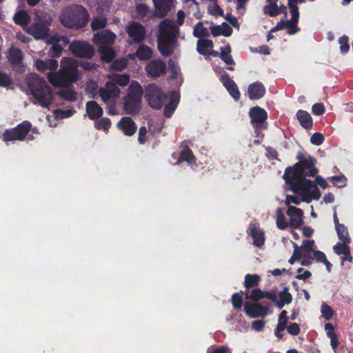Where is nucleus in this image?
<instances>
[{
  "instance_id": "nucleus-1",
  "label": "nucleus",
  "mask_w": 353,
  "mask_h": 353,
  "mask_svg": "<svg viewBox=\"0 0 353 353\" xmlns=\"http://www.w3.org/2000/svg\"><path fill=\"white\" fill-rule=\"evenodd\" d=\"M318 172L319 170L314 166L310 157L285 170L284 179L289 185L290 190L297 195L286 196L285 203L288 207L291 205V203H309L312 200H318L321 197L319 189L313 185L312 181L306 179V175H316Z\"/></svg>"
},
{
  "instance_id": "nucleus-2",
  "label": "nucleus",
  "mask_w": 353,
  "mask_h": 353,
  "mask_svg": "<svg viewBox=\"0 0 353 353\" xmlns=\"http://www.w3.org/2000/svg\"><path fill=\"white\" fill-rule=\"evenodd\" d=\"M314 240L303 241L301 246L294 243V250L289 263L293 264L295 261H299L302 265L307 266L311 265L315 259L318 262L323 263L327 270L330 271L332 264L328 261L323 252L314 250Z\"/></svg>"
},
{
  "instance_id": "nucleus-3",
  "label": "nucleus",
  "mask_w": 353,
  "mask_h": 353,
  "mask_svg": "<svg viewBox=\"0 0 353 353\" xmlns=\"http://www.w3.org/2000/svg\"><path fill=\"white\" fill-rule=\"evenodd\" d=\"M179 35L180 29L173 21L165 19L159 23L157 42L159 50L162 55L171 54L177 46Z\"/></svg>"
},
{
  "instance_id": "nucleus-4",
  "label": "nucleus",
  "mask_w": 353,
  "mask_h": 353,
  "mask_svg": "<svg viewBox=\"0 0 353 353\" xmlns=\"http://www.w3.org/2000/svg\"><path fill=\"white\" fill-rule=\"evenodd\" d=\"M47 77L54 86H65L76 81L80 78L76 61L72 58H63L61 61V69L58 72H48Z\"/></svg>"
},
{
  "instance_id": "nucleus-5",
  "label": "nucleus",
  "mask_w": 353,
  "mask_h": 353,
  "mask_svg": "<svg viewBox=\"0 0 353 353\" xmlns=\"http://www.w3.org/2000/svg\"><path fill=\"white\" fill-rule=\"evenodd\" d=\"M28 85L34 99V103L48 108L52 103L53 94L43 78L31 73L26 78Z\"/></svg>"
},
{
  "instance_id": "nucleus-6",
  "label": "nucleus",
  "mask_w": 353,
  "mask_h": 353,
  "mask_svg": "<svg viewBox=\"0 0 353 353\" xmlns=\"http://www.w3.org/2000/svg\"><path fill=\"white\" fill-rule=\"evenodd\" d=\"M87 10L80 5H72L62 9L59 16L61 23L65 28L79 30L88 21Z\"/></svg>"
},
{
  "instance_id": "nucleus-7",
  "label": "nucleus",
  "mask_w": 353,
  "mask_h": 353,
  "mask_svg": "<svg viewBox=\"0 0 353 353\" xmlns=\"http://www.w3.org/2000/svg\"><path fill=\"white\" fill-rule=\"evenodd\" d=\"M143 90L139 82L132 81L123 97V109L126 113L134 115L138 114L142 105Z\"/></svg>"
},
{
  "instance_id": "nucleus-8",
  "label": "nucleus",
  "mask_w": 353,
  "mask_h": 353,
  "mask_svg": "<svg viewBox=\"0 0 353 353\" xmlns=\"http://www.w3.org/2000/svg\"><path fill=\"white\" fill-rule=\"evenodd\" d=\"M121 90L112 81H107L104 87L99 90V94L101 101L107 107L113 106L121 94Z\"/></svg>"
},
{
  "instance_id": "nucleus-9",
  "label": "nucleus",
  "mask_w": 353,
  "mask_h": 353,
  "mask_svg": "<svg viewBox=\"0 0 353 353\" xmlns=\"http://www.w3.org/2000/svg\"><path fill=\"white\" fill-rule=\"evenodd\" d=\"M31 124L30 122L23 121L16 128L6 130L2 135V139L6 143L8 141H22L29 132Z\"/></svg>"
},
{
  "instance_id": "nucleus-10",
  "label": "nucleus",
  "mask_w": 353,
  "mask_h": 353,
  "mask_svg": "<svg viewBox=\"0 0 353 353\" xmlns=\"http://www.w3.org/2000/svg\"><path fill=\"white\" fill-rule=\"evenodd\" d=\"M51 19L48 20L46 23L36 22L30 26L26 28L28 34L32 36L36 40H46L52 34H50V29L47 25L50 24Z\"/></svg>"
},
{
  "instance_id": "nucleus-11",
  "label": "nucleus",
  "mask_w": 353,
  "mask_h": 353,
  "mask_svg": "<svg viewBox=\"0 0 353 353\" xmlns=\"http://www.w3.org/2000/svg\"><path fill=\"white\" fill-rule=\"evenodd\" d=\"M125 31L130 37L128 43L142 42L146 37V30L139 22H132L125 27Z\"/></svg>"
},
{
  "instance_id": "nucleus-12",
  "label": "nucleus",
  "mask_w": 353,
  "mask_h": 353,
  "mask_svg": "<svg viewBox=\"0 0 353 353\" xmlns=\"http://www.w3.org/2000/svg\"><path fill=\"white\" fill-rule=\"evenodd\" d=\"M145 97L151 108L159 109L162 107L165 96L158 86L149 85L146 88Z\"/></svg>"
},
{
  "instance_id": "nucleus-13",
  "label": "nucleus",
  "mask_w": 353,
  "mask_h": 353,
  "mask_svg": "<svg viewBox=\"0 0 353 353\" xmlns=\"http://www.w3.org/2000/svg\"><path fill=\"white\" fill-rule=\"evenodd\" d=\"M71 52L76 57L90 59L94 53L93 47L87 42L74 41L69 46Z\"/></svg>"
},
{
  "instance_id": "nucleus-14",
  "label": "nucleus",
  "mask_w": 353,
  "mask_h": 353,
  "mask_svg": "<svg viewBox=\"0 0 353 353\" xmlns=\"http://www.w3.org/2000/svg\"><path fill=\"white\" fill-rule=\"evenodd\" d=\"M244 310L250 318L265 317L272 313L269 307H263L257 303L247 302L244 305Z\"/></svg>"
},
{
  "instance_id": "nucleus-15",
  "label": "nucleus",
  "mask_w": 353,
  "mask_h": 353,
  "mask_svg": "<svg viewBox=\"0 0 353 353\" xmlns=\"http://www.w3.org/2000/svg\"><path fill=\"white\" fill-rule=\"evenodd\" d=\"M46 42L52 45L51 50L52 56L58 57L61 53L63 48L69 43V40L66 37L54 34L49 37Z\"/></svg>"
},
{
  "instance_id": "nucleus-16",
  "label": "nucleus",
  "mask_w": 353,
  "mask_h": 353,
  "mask_svg": "<svg viewBox=\"0 0 353 353\" xmlns=\"http://www.w3.org/2000/svg\"><path fill=\"white\" fill-rule=\"evenodd\" d=\"M286 214L289 217L290 227L298 228L303 223V212L301 209L289 205Z\"/></svg>"
},
{
  "instance_id": "nucleus-17",
  "label": "nucleus",
  "mask_w": 353,
  "mask_h": 353,
  "mask_svg": "<svg viewBox=\"0 0 353 353\" xmlns=\"http://www.w3.org/2000/svg\"><path fill=\"white\" fill-rule=\"evenodd\" d=\"M155 10L154 15L157 17H163L174 7V0H152Z\"/></svg>"
},
{
  "instance_id": "nucleus-18",
  "label": "nucleus",
  "mask_w": 353,
  "mask_h": 353,
  "mask_svg": "<svg viewBox=\"0 0 353 353\" xmlns=\"http://www.w3.org/2000/svg\"><path fill=\"white\" fill-rule=\"evenodd\" d=\"M116 38L117 35L114 32L105 30L94 34L93 42L97 46L101 45L110 46L114 43Z\"/></svg>"
},
{
  "instance_id": "nucleus-19",
  "label": "nucleus",
  "mask_w": 353,
  "mask_h": 353,
  "mask_svg": "<svg viewBox=\"0 0 353 353\" xmlns=\"http://www.w3.org/2000/svg\"><path fill=\"white\" fill-rule=\"evenodd\" d=\"M165 63L160 59H154L150 61L145 66V71L148 76L158 77L164 73Z\"/></svg>"
},
{
  "instance_id": "nucleus-20",
  "label": "nucleus",
  "mask_w": 353,
  "mask_h": 353,
  "mask_svg": "<svg viewBox=\"0 0 353 353\" xmlns=\"http://www.w3.org/2000/svg\"><path fill=\"white\" fill-rule=\"evenodd\" d=\"M118 128L125 135L132 136L136 131L134 121L128 117H123L117 123Z\"/></svg>"
},
{
  "instance_id": "nucleus-21",
  "label": "nucleus",
  "mask_w": 353,
  "mask_h": 353,
  "mask_svg": "<svg viewBox=\"0 0 353 353\" xmlns=\"http://www.w3.org/2000/svg\"><path fill=\"white\" fill-rule=\"evenodd\" d=\"M221 81L230 96L234 100H238L240 98V92L234 81L228 74L221 77Z\"/></svg>"
},
{
  "instance_id": "nucleus-22",
  "label": "nucleus",
  "mask_w": 353,
  "mask_h": 353,
  "mask_svg": "<svg viewBox=\"0 0 353 353\" xmlns=\"http://www.w3.org/2000/svg\"><path fill=\"white\" fill-rule=\"evenodd\" d=\"M197 51L201 54H212L217 56L219 53L213 50V42L209 39H199Z\"/></svg>"
},
{
  "instance_id": "nucleus-23",
  "label": "nucleus",
  "mask_w": 353,
  "mask_h": 353,
  "mask_svg": "<svg viewBox=\"0 0 353 353\" xmlns=\"http://www.w3.org/2000/svg\"><path fill=\"white\" fill-rule=\"evenodd\" d=\"M34 65L36 68L42 72L47 70H55L59 66L58 61L53 59H48L47 60L37 59Z\"/></svg>"
},
{
  "instance_id": "nucleus-24",
  "label": "nucleus",
  "mask_w": 353,
  "mask_h": 353,
  "mask_svg": "<svg viewBox=\"0 0 353 353\" xmlns=\"http://www.w3.org/2000/svg\"><path fill=\"white\" fill-rule=\"evenodd\" d=\"M246 299H250L254 301H257L261 299L266 298L274 301H276V294L272 292H263L259 289H254L250 294H245Z\"/></svg>"
},
{
  "instance_id": "nucleus-25",
  "label": "nucleus",
  "mask_w": 353,
  "mask_h": 353,
  "mask_svg": "<svg viewBox=\"0 0 353 353\" xmlns=\"http://www.w3.org/2000/svg\"><path fill=\"white\" fill-rule=\"evenodd\" d=\"M86 112L92 120L100 118L103 113L102 108L95 101H91L86 103Z\"/></svg>"
},
{
  "instance_id": "nucleus-26",
  "label": "nucleus",
  "mask_w": 353,
  "mask_h": 353,
  "mask_svg": "<svg viewBox=\"0 0 353 353\" xmlns=\"http://www.w3.org/2000/svg\"><path fill=\"white\" fill-rule=\"evenodd\" d=\"M265 90L261 83H254L249 85L248 89V96L250 99H259L265 94Z\"/></svg>"
},
{
  "instance_id": "nucleus-27",
  "label": "nucleus",
  "mask_w": 353,
  "mask_h": 353,
  "mask_svg": "<svg viewBox=\"0 0 353 353\" xmlns=\"http://www.w3.org/2000/svg\"><path fill=\"white\" fill-rule=\"evenodd\" d=\"M249 114L252 121L256 123H263L268 117L267 112L259 106L251 108Z\"/></svg>"
},
{
  "instance_id": "nucleus-28",
  "label": "nucleus",
  "mask_w": 353,
  "mask_h": 353,
  "mask_svg": "<svg viewBox=\"0 0 353 353\" xmlns=\"http://www.w3.org/2000/svg\"><path fill=\"white\" fill-rule=\"evenodd\" d=\"M250 234L253 239V244L256 247H261L265 242L264 232L257 227L254 225L250 228Z\"/></svg>"
},
{
  "instance_id": "nucleus-29",
  "label": "nucleus",
  "mask_w": 353,
  "mask_h": 353,
  "mask_svg": "<svg viewBox=\"0 0 353 353\" xmlns=\"http://www.w3.org/2000/svg\"><path fill=\"white\" fill-rule=\"evenodd\" d=\"M327 336L330 339V345L333 350H335L339 345V340L336 332L334 330V326L332 323H325L324 325Z\"/></svg>"
},
{
  "instance_id": "nucleus-30",
  "label": "nucleus",
  "mask_w": 353,
  "mask_h": 353,
  "mask_svg": "<svg viewBox=\"0 0 353 353\" xmlns=\"http://www.w3.org/2000/svg\"><path fill=\"white\" fill-rule=\"evenodd\" d=\"M232 32V29L226 23H223L221 25L213 26L211 28V33L214 37L223 35L224 37H229Z\"/></svg>"
},
{
  "instance_id": "nucleus-31",
  "label": "nucleus",
  "mask_w": 353,
  "mask_h": 353,
  "mask_svg": "<svg viewBox=\"0 0 353 353\" xmlns=\"http://www.w3.org/2000/svg\"><path fill=\"white\" fill-rule=\"evenodd\" d=\"M179 101V95L177 92H174L170 94V103L165 107V114L170 117L175 110Z\"/></svg>"
},
{
  "instance_id": "nucleus-32",
  "label": "nucleus",
  "mask_w": 353,
  "mask_h": 353,
  "mask_svg": "<svg viewBox=\"0 0 353 353\" xmlns=\"http://www.w3.org/2000/svg\"><path fill=\"white\" fill-rule=\"evenodd\" d=\"M108 81H112L115 85L121 87L126 86L130 83V76L126 74H114L108 76Z\"/></svg>"
},
{
  "instance_id": "nucleus-33",
  "label": "nucleus",
  "mask_w": 353,
  "mask_h": 353,
  "mask_svg": "<svg viewBox=\"0 0 353 353\" xmlns=\"http://www.w3.org/2000/svg\"><path fill=\"white\" fill-rule=\"evenodd\" d=\"M98 51L101 54V59L110 62L115 57V52L110 46L101 45L98 46Z\"/></svg>"
},
{
  "instance_id": "nucleus-34",
  "label": "nucleus",
  "mask_w": 353,
  "mask_h": 353,
  "mask_svg": "<svg viewBox=\"0 0 353 353\" xmlns=\"http://www.w3.org/2000/svg\"><path fill=\"white\" fill-rule=\"evenodd\" d=\"M13 20L16 24L26 27L30 21V17L27 12L19 10L14 14Z\"/></svg>"
},
{
  "instance_id": "nucleus-35",
  "label": "nucleus",
  "mask_w": 353,
  "mask_h": 353,
  "mask_svg": "<svg viewBox=\"0 0 353 353\" xmlns=\"http://www.w3.org/2000/svg\"><path fill=\"white\" fill-rule=\"evenodd\" d=\"M137 58L141 61H146L152 57V49L145 44H141L136 50Z\"/></svg>"
},
{
  "instance_id": "nucleus-36",
  "label": "nucleus",
  "mask_w": 353,
  "mask_h": 353,
  "mask_svg": "<svg viewBox=\"0 0 353 353\" xmlns=\"http://www.w3.org/2000/svg\"><path fill=\"white\" fill-rule=\"evenodd\" d=\"M276 225L280 230H285L290 227V221L287 220L281 208H277L276 211Z\"/></svg>"
},
{
  "instance_id": "nucleus-37",
  "label": "nucleus",
  "mask_w": 353,
  "mask_h": 353,
  "mask_svg": "<svg viewBox=\"0 0 353 353\" xmlns=\"http://www.w3.org/2000/svg\"><path fill=\"white\" fill-rule=\"evenodd\" d=\"M296 116L303 128H310L312 127V119L308 112L303 110H299Z\"/></svg>"
},
{
  "instance_id": "nucleus-38",
  "label": "nucleus",
  "mask_w": 353,
  "mask_h": 353,
  "mask_svg": "<svg viewBox=\"0 0 353 353\" xmlns=\"http://www.w3.org/2000/svg\"><path fill=\"white\" fill-rule=\"evenodd\" d=\"M277 1L278 0H266L267 5L264 7V12L271 17L279 14V10Z\"/></svg>"
},
{
  "instance_id": "nucleus-39",
  "label": "nucleus",
  "mask_w": 353,
  "mask_h": 353,
  "mask_svg": "<svg viewBox=\"0 0 353 353\" xmlns=\"http://www.w3.org/2000/svg\"><path fill=\"white\" fill-rule=\"evenodd\" d=\"M230 53L231 48L229 44L221 47L220 57L226 64H232L234 63L233 59L230 55Z\"/></svg>"
},
{
  "instance_id": "nucleus-40",
  "label": "nucleus",
  "mask_w": 353,
  "mask_h": 353,
  "mask_svg": "<svg viewBox=\"0 0 353 353\" xmlns=\"http://www.w3.org/2000/svg\"><path fill=\"white\" fill-rule=\"evenodd\" d=\"M299 13L297 12V17L294 18L293 15H291V19L286 22L285 28L288 34H294L299 31V29L296 26V24L299 21Z\"/></svg>"
},
{
  "instance_id": "nucleus-41",
  "label": "nucleus",
  "mask_w": 353,
  "mask_h": 353,
  "mask_svg": "<svg viewBox=\"0 0 353 353\" xmlns=\"http://www.w3.org/2000/svg\"><path fill=\"white\" fill-rule=\"evenodd\" d=\"M321 317L325 321H330L334 316L335 312L325 302H323L321 305Z\"/></svg>"
},
{
  "instance_id": "nucleus-42",
  "label": "nucleus",
  "mask_w": 353,
  "mask_h": 353,
  "mask_svg": "<svg viewBox=\"0 0 353 353\" xmlns=\"http://www.w3.org/2000/svg\"><path fill=\"white\" fill-rule=\"evenodd\" d=\"M23 54L21 50L12 48L9 51L8 59L13 64H18L22 60Z\"/></svg>"
},
{
  "instance_id": "nucleus-43",
  "label": "nucleus",
  "mask_w": 353,
  "mask_h": 353,
  "mask_svg": "<svg viewBox=\"0 0 353 353\" xmlns=\"http://www.w3.org/2000/svg\"><path fill=\"white\" fill-rule=\"evenodd\" d=\"M336 231L339 239L343 242L350 243V237L347 228L343 225H337Z\"/></svg>"
},
{
  "instance_id": "nucleus-44",
  "label": "nucleus",
  "mask_w": 353,
  "mask_h": 353,
  "mask_svg": "<svg viewBox=\"0 0 353 353\" xmlns=\"http://www.w3.org/2000/svg\"><path fill=\"white\" fill-rule=\"evenodd\" d=\"M349 243L346 242H338L334 247L333 250L334 252L338 254H343V255H349L350 254V247L348 246Z\"/></svg>"
},
{
  "instance_id": "nucleus-45",
  "label": "nucleus",
  "mask_w": 353,
  "mask_h": 353,
  "mask_svg": "<svg viewBox=\"0 0 353 353\" xmlns=\"http://www.w3.org/2000/svg\"><path fill=\"white\" fill-rule=\"evenodd\" d=\"M107 25V19L105 17H94L91 22V28L93 30H98L105 28Z\"/></svg>"
},
{
  "instance_id": "nucleus-46",
  "label": "nucleus",
  "mask_w": 353,
  "mask_h": 353,
  "mask_svg": "<svg viewBox=\"0 0 353 353\" xmlns=\"http://www.w3.org/2000/svg\"><path fill=\"white\" fill-rule=\"evenodd\" d=\"M58 94L61 97L66 100L72 101H74L77 98V93L70 88H65L61 89Z\"/></svg>"
},
{
  "instance_id": "nucleus-47",
  "label": "nucleus",
  "mask_w": 353,
  "mask_h": 353,
  "mask_svg": "<svg viewBox=\"0 0 353 353\" xmlns=\"http://www.w3.org/2000/svg\"><path fill=\"white\" fill-rule=\"evenodd\" d=\"M279 301L276 302V305L281 308L285 304H289L292 301L291 294L287 290H283L279 294Z\"/></svg>"
},
{
  "instance_id": "nucleus-48",
  "label": "nucleus",
  "mask_w": 353,
  "mask_h": 353,
  "mask_svg": "<svg viewBox=\"0 0 353 353\" xmlns=\"http://www.w3.org/2000/svg\"><path fill=\"white\" fill-rule=\"evenodd\" d=\"M185 161L190 165L194 163V157L189 148H185L181 150L179 161Z\"/></svg>"
},
{
  "instance_id": "nucleus-49",
  "label": "nucleus",
  "mask_w": 353,
  "mask_h": 353,
  "mask_svg": "<svg viewBox=\"0 0 353 353\" xmlns=\"http://www.w3.org/2000/svg\"><path fill=\"white\" fill-rule=\"evenodd\" d=\"M193 35L195 37H201L209 35L208 30L206 28H205L201 22L197 23L193 30Z\"/></svg>"
},
{
  "instance_id": "nucleus-50",
  "label": "nucleus",
  "mask_w": 353,
  "mask_h": 353,
  "mask_svg": "<svg viewBox=\"0 0 353 353\" xmlns=\"http://www.w3.org/2000/svg\"><path fill=\"white\" fill-rule=\"evenodd\" d=\"M152 133L145 127H141L139 130V142L144 144L150 141Z\"/></svg>"
},
{
  "instance_id": "nucleus-51",
  "label": "nucleus",
  "mask_w": 353,
  "mask_h": 353,
  "mask_svg": "<svg viewBox=\"0 0 353 353\" xmlns=\"http://www.w3.org/2000/svg\"><path fill=\"white\" fill-rule=\"evenodd\" d=\"M334 186L336 188H343L346 186V177L343 174L339 176H332L329 178Z\"/></svg>"
},
{
  "instance_id": "nucleus-52",
  "label": "nucleus",
  "mask_w": 353,
  "mask_h": 353,
  "mask_svg": "<svg viewBox=\"0 0 353 353\" xmlns=\"http://www.w3.org/2000/svg\"><path fill=\"white\" fill-rule=\"evenodd\" d=\"M260 277L258 274H247L245 276V286L250 288L257 285L259 282Z\"/></svg>"
},
{
  "instance_id": "nucleus-53",
  "label": "nucleus",
  "mask_w": 353,
  "mask_h": 353,
  "mask_svg": "<svg viewBox=\"0 0 353 353\" xmlns=\"http://www.w3.org/2000/svg\"><path fill=\"white\" fill-rule=\"evenodd\" d=\"M208 12L210 14L214 17L223 15V10L216 2H212L211 4L208 6Z\"/></svg>"
},
{
  "instance_id": "nucleus-54",
  "label": "nucleus",
  "mask_w": 353,
  "mask_h": 353,
  "mask_svg": "<svg viewBox=\"0 0 353 353\" xmlns=\"http://www.w3.org/2000/svg\"><path fill=\"white\" fill-rule=\"evenodd\" d=\"M150 12L149 7L143 3L137 4L136 14L139 18H143L146 17Z\"/></svg>"
},
{
  "instance_id": "nucleus-55",
  "label": "nucleus",
  "mask_w": 353,
  "mask_h": 353,
  "mask_svg": "<svg viewBox=\"0 0 353 353\" xmlns=\"http://www.w3.org/2000/svg\"><path fill=\"white\" fill-rule=\"evenodd\" d=\"M111 126L110 120L108 118H102L95 123V127L98 130L107 131Z\"/></svg>"
},
{
  "instance_id": "nucleus-56",
  "label": "nucleus",
  "mask_w": 353,
  "mask_h": 353,
  "mask_svg": "<svg viewBox=\"0 0 353 353\" xmlns=\"http://www.w3.org/2000/svg\"><path fill=\"white\" fill-rule=\"evenodd\" d=\"M128 64V61L125 58H121L115 60L111 65V68L115 70H122Z\"/></svg>"
},
{
  "instance_id": "nucleus-57",
  "label": "nucleus",
  "mask_w": 353,
  "mask_h": 353,
  "mask_svg": "<svg viewBox=\"0 0 353 353\" xmlns=\"http://www.w3.org/2000/svg\"><path fill=\"white\" fill-rule=\"evenodd\" d=\"M288 6L290 9L291 15L295 18L297 17V12H299L297 3H303L305 0H288Z\"/></svg>"
},
{
  "instance_id": "nucleus-58",
  "label": "nucleus",
  "mask_w": 353,
  "mask_h": 353,
  "mask_svg": "<svg viewBox=\"0 0 353 353\" xmlns=\"http://www.w3.org/2000/svg\"><path fill=\"white\" fill-rule=\"evenodd\" d=\"M307 176H310V175L307 174ZM314 176L316 177H315V180H314L315 184L313 183L314 185H315L316 188H317L316 185H319L323 189H327L328 188V186H329L328 183L325 178H323L321 175H318V173Z\"/></svg>"
},
{
  "instance_id": "nucleus-59",
  "label": "nucleus",
  "mask_w": 353,
  "mask_h": 353,
  "mask_svg": "<svg viewBox=\"0 0 353 353\" xmlns=\"http://www.w3.org/2000/svg\"><path fill=\"white\" fill-rule=\"evenodd\" d=\"M288 316L287 312L283 310L279 317L277 326L279 329H285L287 327Z\"/></svg>"
},
{
  "instance_id": "nucleus-60",
  "label": "nucleus",
  "mask_w": 353,
  "mask_h": 353,
  "mask_svg": "<svg viewBox=\"0 0 353 353\" xmlns=\"http://www.w3.org/2000/svg\"><path fill=\"white\" fill-rule=\"evenodd\" d=\"M339 43L340 45V50L342 53H345L348 51L350 46L348 44V38L346 36H343L339 38Z\"/></svg>"
},
{
  "instance_id": "nucleus-61",
  "label": "nucleus",
  "mask_w": 353,
  "mask_h": 353,
  "mask_svg": "<svg viewBox=\"0 0 353 353\" xmlns=\"http://www.w3.org/2000/svg\"><path fill=\"white\" fill-rule=\"evenodd\" d=\"M73 114V111L71 110H56L54 112V117L57 119L68 118Z\"/></svg>"
},
{
  "instance_id": "nucleus-62",
  "label": "nucleus",
  "mask_w": 353,
  "mask_h": 353,
  "mask_svg": "<svg viewBox=\"0 0 353 353\" xmlns=\"http://www.w3.org/2000/svg\"><path fill=\"white\" fill-rule=\"evenodd\" d=\"M169 72L172 79H178L180 76L179 70L173 62L169 63Z\"/></svg>"
},
{
  "instance_id": "nucleus-63",
  "label": "nucleus",
  "mask_w": 353,
  "mask_h": 353,
  "mask_svg": "<svg viewBox=\"0 0 353 353\" xmlns=\"http://www.w3.org/2000/svg\"><path fill=\"white\" fill-rule=\"evenodd\" d=\"M324 140V137L321 133H314L310 138V141L315 145H321Z\"/></svg>"
},
{
  "instance_id": "nucleus-64",
  "label": "nucleus",
  "mask_w": 353,
  "mask_h": 353,
  "mask_svg": "<svg viewBox=\"0 0 353 353\" xmlns=\"http://www.w3.org/2000/svg\"><path fill=\"white\" fill-rule=\"evenodd\" d=\"M288 332L292 335H297L300 332V327L296 323H292L285 328Z\"/></svg>"
}]
</instances>
